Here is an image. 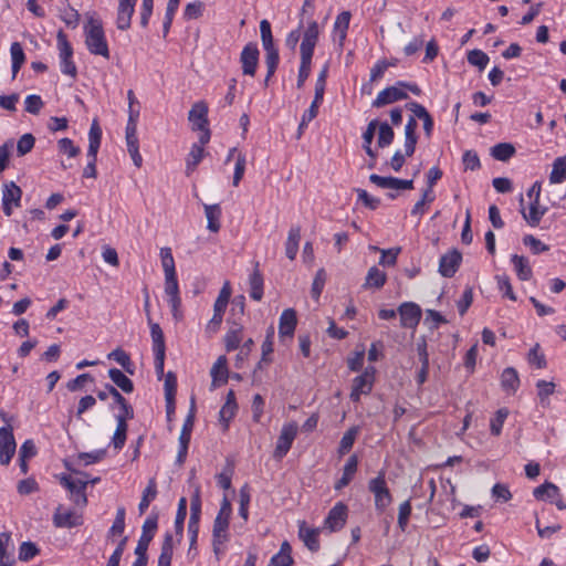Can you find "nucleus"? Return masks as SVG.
I'll return each instance as SVG.
<instances>
[{
  "label": "nucleus",
  "instance_id": "f257e3e1",
  "mask_svg": "<svg viewBox=\"0 0 566 566\" xmlns=\"http://www.w3.org/2000/svg\"><path fill=\"white\" fill-rule=\"evenodd\" d=\"M318 35L319 30L317 22H310L307 29L303 34V39L300 46L301 64L296 83L297 88L303 87L305 81L308 78L311 74L312 57L314 54V49L318 41Z\"/></svg>",
  "mask_w": 566,
  "mask_h": 566
},
{
  "label": "nucleus",
  "instance_id": "f03ea898",
  "mask_svg": "<svg viewBox=\"0 0 566 566\" xmlns=\"http://www.w3.org/2000/svg\"><path fill=\"white\" fill-rule=\"evenodd\" d=\"M85 44L90 53L109 57L108 44L105 39L102 22L91 18L84 28Z\"/></svg>",
  "mask_w": 566,
  "mask_h": 566
},
{
  "label": "nucleus",
  "instance_id": "7ed1b4c3",
  "mask_svg": "<svg viewBox=\"0 0 566 566\" xmlns=\"http://www.w3.org/2000/svg\"><path fill=\"white\" fill-rule=\"evenodd\" d=\"M368 490L374 494L376 511L384 513L392 502V495L387 486L384 470L379 471L377 476L368 482Z\"/></svg>",
  "mask_w": 566,
  "mask_h": 566
},
{
  "label": "nucleus",
  "instance_id": "20e7f679",
  "mask_svg": "<svg viewBox=\"0 0 566 566\" xmlns=\"http://www.w3.org/2000/svg\"><path fill=\"white\" fill-rule=\"evenodd\" d=\"M196 418V401L195 398H191V403L189 408V412L184 421L181 432L179 436V450L176 458V463L182 465L186 461L188 448L191 439V432L195 426Z\"/></svg>",
  "mask_w": 566,
  "mask_h": 566
},
{
  "label": "nucleus",
  "instance_id": "39448f33",
  "mask_svg": "<svg viewBox=\"0 0 566 566\" xmlns=\"http://www.w3.org/2000/svg\"><path fill=\"white\" fill-rule=\"evenodd\" d=\"M376 369L373 366L366 367L364 373L353 379L350 400L358 402L361 395L371 392L375 381Z\"/></svg>",
  "mask_w": 566,
  "mask_h": 566
},
{
  "label": "nucleus",
  "instance_id": "423d86ee",
  "mask_svg": "<svg viewBox=\"0 0 566 566\" xmlns=\"http://www.w3.org/2000/svg\"><path fill=\"white\" fill-rule=\"evenodd\" d=\"M61 484L71 493V499L76 506L84 507L87 504L86 486L88 481L83 479H73L63 474L60 478Z\"/></svg>",
  "mask_w": 566,
  "mask_h": 566
},
{
  "label": "nucleus",
  "instance_id": "0eeeda50",
  "mask_svg": "<svg viewBox=\"0 0 566 566\" xmlns=\"http://www.w3.org/2000/svg\"><path fill=\"white\" fill-rule=\"evenodd\" d=\"M158 528V513L150 514L142 526V535L135 548L136 556H148L147 551Z\"/></svg>",
  "mask_w": 566,
  "mask_h": 566
},
{
  "label": "nucleus",
  "instance_id": "6e6552de",
  "mask_svg": "<svg viewBox=\"0 0 566 566\" xmlns=\"http://www.w3.org/2000/svg\"><path fill=\"white\" fill-rule=\"evenodd\" d=\"M17 443L13 436V428L6 426L0 428V463L8 465L15 453Z\"/></svg>",
  "mask_w": 566,
  "mask_h": 566
},
{
  "label": "nucleus",
  "instance_id": "1a4fd4ad",
  "mask_svg": "<svg viewBox=\"0 0 566 566\" xmlns=\"http://www.w3.org/2000/svg\"><path fill=\"white\" fill-rule=\"evenodd\" d=\"M397 312L400 315V326L409 329H415L418 326L422 315L421 307L413 302L400 304Z\"/></svg>",
  "mask_w": 566,
  "mask_h": 566
},
{
  "label": "nucleus",
  "instance_id": "9d476101",
  "mask_svg": "<svg viewBox=\"0 0 566 566\" xmlns=\"http://www.w3.org/2000/svg\"><path fill=\"white\" fill-rule=\"evenodd\" d=\"M297 434V424L296 422L285 423L281 430V433L277 438L274 457L277 459H282L290 451L292 443Z\"/></svg>",
  "mask_w": 566,
  "mask_h": 566
},
{
  "label": "nucleus",
  "instance_id": "9b49d317",
  "mask_svg": "<svg viewBox=\"0 0 566 566\" xmlns=\"http://www.w3.org/2000/svg\"><path fill=\"white\" fill-rule=\"evenodd\" d=\"M369 181L381 189H391V190H411L413 189V180L412 179H399L396 177H384L377 174H371L369 176Z\"/></svg>",
  "mask_w": 566,
  "mask_h": 566
},
{
  "label": "nucleus",
  "instance_id": "f8f14e48",
  "mask_svg": "<svg viewBox=\"0 0 566 566\" xmlns=\"http://www.w3.org/2000/svg\"><path fill=\"white\" fill-rule=\"evenodd\" d=\"M21 197L22 190L14 181H10L3 185L2 210L7 217L12 214L13 206H20Z\"/></svg>",
  "mask_w": 566,
  "mask_h": 566
},
{
  "label": "nucleus",
  "instance_id": "ddd939ff",
  "mask_svg": "<svg viewBox=\"0 0 566 566\" xmlns=\"http://www.w3.org/2000/svg\"><path fill=\"white\" fill-rule=\"evenodd\" d=\"M259 55L260 52L256 43L250 42L243 48L240 54V62L244 75L253 76L255 74L259 63Z\"/></svg>",
  "mask_w": 566,
  "mask_h": 566
},
{
  "label": "nucleus",
  "instance_id": "4468645a",
  "mask_svg": "<svg viewBox=\"0 0 566 566\" xmlns=\"http://www.w3.org/2000/svg\"><path fill=\"white\" fill-rule=\"evenodd\" d=\"M348 509L343 502L336 503L331 511L328 512L324 526L329 530V532L340 531L347 520Z\"/></svg>",
  "mask_w": 566,
  "mask_h": 566
},
{
  "label": "nucleus",
  "instance_id": "2eb2a0df",
  "mask_svg": "<svg viewBox=\"0 0 566 566\" xmlns=\"http://www.w3.org/2000/svg\"><path fill=\"white\" fill-rule=\"evenodd\" d=\"M53 524L59 528H72L83 524L82 514L75 511H62V505H59L53 514Z\"/></svg>",
  "mask_w": 566,
  "mask_h": 566
},
{
  "label": "nucleus",
  "instance_id": "dca6fc26",
  "mask_svg": "<svg viewBox=\"0 0 566 566\" xmlns=\"http://www.w3.org/2000/svg\"><path fill=\"white\" fill-rule=\"evenodd\" d=\"M462 254L457 249H453L440 258L439 273L443 277H452L460 268Z\"/></svg>",
  "mask_w": 566,
  "mask_h": 566
},
{
  "label": "nucleus",
  "instance_id": "f3484780",
  "mask_svg": "<svg viewBox=\"0 0 566 566\" xmlns=\"http://www.w3.org/2000/svg\"><path fill=\"white\" fill-rule=\"evenodd\" d=\"M406 98H408V94L401 90L400 86H389L378 93L376 99L371 103V106L380 108Z\"/></svg>",
  "mask_w": 566,
  "mask_h": 566
},
{
  "label": "nucleus",
  "instance_id": "a211bd4d",
  "mask_svg": "<svg viewBox=\"0 0 566 566\" xmlns=\"http://www.w3.org/2000/svg\"><path fill=\"white\" fill-rule=\"evenodd\" d=\"M165 293L169 296L168 303L175 318L178 317L181 298L179 296V286L176 274L165 275Z\"/></svg>",
  "mask_w": 566,
  "mask_h": 566
},
{
  "label": "nucleus",
  "instance_id": "6ab92c4d",
  "mask_svg": "<svg viewBox=\"0 0 566 566\" xmlns=\"http://www.w3.org/2000/svg\"><path fill=\"white\" fill-rule=\"evenodd\" d=\"M321 528H310L306 526L305 521L298 522V537L303 541L304 545L311 551L312 553H316L321 548L319 544V536Z\"/></svg>",
  "mask_w": 566,
  "mask_h": 566
},
{
  "label": "nucleus",
  "instance_id": "aec40b11",
  "mask_svg": "<svg viewBox=\"0 0 566 566\" xmlns=\"http://www.w3.org/2000/svg\"><path fill=\"white\" fill-rule=\"evenodd\" d=\"M297 317L293 308H286L282 312L279 322V336L280 338H292L296 328Z\"/></svg>",
  "mask_w": 566,
  "mask_h": 566
},
{
  "label": "nucleus",
  "instance_id": "412c9836",
  "mask_svg": "<svg viewBox=\"0 0 566 566\" xmlns=\"http://www.w3.org/2000/svg\"><path fill=\"white\" fill-rule=\"evenodd\" d=\"M188 120L191 123L193 130L208 126V105L202 101L195 103L189 111Z\"/></svg>",
  "mask_w": 566,
  "mask_h": 566
},
{
  "label": "nucleus",
  "instance_id": "4be33fe9",
  "mask_svg": "<svg viewBox=\"0 0 566 566\" xmlns=\"http://www.w3.org/2000/svg\"><path fill=\"white\" fill-rule=\"evenodd\" d=\"M228 323H230L231 326L224 336V346L227 352H232L240 346L243 326L235 321L232 322L230 318H228Z\"/></svg>",
  "mask_w": 566,
  "mask_h": 566
},
{
  "label": "nucleus",
  "instance_id": "5701e85b",
  "mask_svg": "<svg viewBox=\"0 0 566 566\" xmlns=\"http://www.w3.org/2000/svg\"><path fill=\"white\" fill-rule=\"evenodd\" d=\"M135 6L136 4L118 2L116 15V27L118 30L126 31L130 28Z\"/></svg>",
  "mask_w": 566,
  "mask_h": 566
},
{
  "label": "nucleus",
  "instance_id": "b1692460",
  "mask_svg": "<svg viewBox=\"0 0 566 566\" xmlns=\"http://www.w3.org/2000/svg\"><path fill=\"white\" fill-rule=\"evenodd\" d=\"M175 394H176V377L175 375L169 371L166 375L165 380V395H166V411H167V418L170 421L171 416L175 412Z\"/></svg>",
  "mask_w": 566,
  "mask_h": 566
},
{
  "label": "nucleus",
  "instance_id": "393cba45",
  "mask_svg": "<svg viewBox=\"0 0 566 566\" xmlns=\"http://www.w3.org/2000/svg\"><path fill=\"white\" fill-rule=\"evenodd\" d=\"M106 390H108L109 396L113 397L114 402L119 406V412L116 415V417H126V418H134V409L128 403L126 398L112 385L105 386Z\"/></svg>",
  "mask_w": 566,
  "mask_h": 566
},
{
  "label": "nucleus",
  "instance_id": "a878e982",
  "mask_svg": "<svg viewBox=\"0 0 566 566\" xmlns=\"http://www.w3.org/2000/svg\"><path fill=\"white\" fill-rule=\"evenodd\" d=\"M546 211V207H541L539 199L532 200L528 213L524 209L521 210L523 218L531 227L538 226Z\"/></svg>",
  "mask_w": 566,
  "mask_h": 566
},
{
  "label": "nucleus",
  "instance_id": "bb28decb",
  "mask_svg": "<svg viewBox=\"0 0 566 566\" xmlns=\"http://www.w3.org/2000/svg\"><path fill=\"white\" fill-rule=\"evenodd\" d=\"M357 465H358L357 455H355V454L350 455L347 459L346 464L344 465L342 478L335 483V486H334L335 490H342L343 488H345L346 485L349 484V482L352 481L353 476L355 475V473L357 471Z\"/></svg>",
  "mask_w": 566,
  "mask_h": 566
},
{
  "label": "nucleus",
  "instance_id": "cd10ccee",
  "mask_svg": "<svg viewBox=\"0 0 566 566\" xmlns=\"http://www.w3.org/2000/svg\"><path fill=\"white\" fill-rule=\"evenodd\" d=\"M250 296L254 301H261L263 297V275L259 270V262H255L254 271L249 279Z\"/></svg>",
  "mask_w": 566,
  "mask_h": 566
},
{
  "label": "nucleus",
  "instance_id": "c85d7f7f",
  "mask_svg": "<svg viewBox=\"0 0 566 566\" xmlns=\"http://www.w3.org/2000/svg\"><path fill=\"white\" fill-rule=\"evenodd\" d=\"M300 240H301V227L300 226L291 227L286 242H285V255L291 261H293L296 258Z\"/></svg>",
  "mask_w": 566,
  "mask_h": 566
},
{
  "label": "nucleus",
  "instance_id": "c756f323",
  "mask_svg": "<svg viewBox=\"0 0 566 566\" xmlns=\"http://www.w3.org/2000/svg\"><path fill=\"white\" fill-rule=\"evenodd\" d=\"M205 214L207 218V228L211 232H218L221 228V208L218 203L216 205H203Z\"/></svg>",
  "mask_w": 566,
  "mask_h": 566
},
{
  "label": "nucleus",
  "instance_id": "7c9ffc66",
  "mask_svg": "<svg viewBox=\"0 0 566 566\" xmlns=\"http://www.w3.org/2000/svg\"><path fill=\"white\" fill-rule=\"evenodd\" d=\"M101 139H102V128L99 127V124L97 119H94L92 122L90 133H88V149H87V156L88 157H97V151L101 146Z\"/></svg>",
  "mask_w": 566,
  "mask_h": 566
},
{
  "label": "nucleus",
  "instance_id": "2f4dec72",
  "mask_svg": "<svg viewBox=\"0 0 566 566\" xmlns=\"http://www.w3.org/2000/svg\"><path fill=\"white\" fill-rule=\"evenodd\" d=\"M130 419L132 418L116 417L117 426L112 438V443L116 450H120L125 446L128 430L127 420Z\"/></svg>",
  "mask_w": 566,
  "mask_h": 566
},
{
  "label": "nucleus",
  "instance_id": "473e14b6",
  "mask_svg": "<svg viewBox=\"0 0 566 566\" xmlns=\"http://www.w3.org/2000/svg\"><path fill=\"white\" fill-rule=\"evenodd\" d=\"M212 385L218 386L228 381V368L226 356H220L211 368Z\"/></svg>",
  "mask_w": 566,
  "mask_h": 566
},
{
  "label": "nucleus",
  "instance_id": "72a5a7b5",
  "mask_svg": "<svg viewBox=\"0 0 566 566\" xmlns=\"http://www.w3.org/2000/svg\"><path fill=\"white\" fill-rule=\"evenodd\" d=\"M501 386L507 392L514 394L517 390L520 378L515 368L507 367L502 371Z\"/></svg>",
  "mask_w": 566,
  "mask_h": 566
},
{
  "label": "nucleus",
  "instance_id": "f704fd0d",
  "mask_svg": "<svg viewBox=\"0 0 566 566\" xmlns=\"http://www.w3.org/2000/svg\"><path fill=\"white\" fill-rule=\"evenodd\" d=\"M377 127H378V119H371L368 123L366 130L363 133V148L366 151L367 156H369L374 160H376L377 154L371 148V143L375 137Z\"/></svg>",
  "mask_w": 566,
  "mask_h": 566
},
{
  "label": "nucleus",
  "instance_id": "c9c22d12",
  "mask_svg": "<svg viewBox=\"0 0 566 566\" xmlns=\"http://www.w3.org/2000/svg\"><path fill=\"white\" fill-rule=\"evenodd\" d=\"M174 555V539L170 533H166L160 548L157 566H171Z\"/></svg>",
  "mask_w": 566,
  "mask_h": 566
},
{
  "label": "nucleus",
  "instance_id": "e433bc0d",
  "mask_svg": "<svg viewBox=\"0 0 566 566\" xmlns=\"http://www.w3.org/2000/svg\"><path fill=\"white\" fill-rule=\"evenodd\" d=\"M511 261L514 264L516 274L520 280L528 281L532 277V275H533L532 268L528 263V260L525 256L518 255V254H513L511 256Z\"/></svg>",
  "mask_w": 566,
  "mask_h": 566
},
{
  "label": "nucleus",
  "instance_id": "4c0bfd02",
  "mask_svg": "<svg viewBox=\"0 0 566 566\" xmlns=\"http://www.w3.org/2000/svg\"><path fill=\"white\" fill-rule=\"evenodd\" d=\"M148 323L150 327V336L153 340V352L154 353H166L165 345V336L164 332L158 323L151 322L148 317Z\"/></svg>",
  "mask_w": 566,
  "mask_h": 566
},
{
  "label": "nucleus",
  "instance_id": "58836bf2",
  "mask_svg": "<svg viewBox=\"0 0 566 566\" xmlns=\"http://www.w3.org/2000/svg\"><path fill=\"white\" fill-rule=\"evenodd\" d=\"M108 377L124 392L130 394L134 391L133 381L122 370L117 368H111L108 370Z\"/></svg>",
  "mask_w": 566,
  "mask_h": 566
},
{
  "label": "nucleus",
  "instance_id": "ea45409f",
  "mask_svg": "<svg viewBox=\"0 0 566 566\" xmlns=\"http://www.w3.org/2000/svg\"><path fill=\"white\" fill-rule=\"evenodd\" d=\"M157 496V483L154 478L149 479L147 486L143 491V495L138 505L139 514H144L149 507L150 502Z\"/></svg>",
  "mask_w": 566,
  "mask_h": 566
},
{
  "label": "nucleus",
  "instance_id": "a19ab883",
  "mask_svg": "<svg viewBox=\"0 0 566 566\" xmlns=\"http://www.w3.org/2000/svg\"><path fill=\"white\" fill-rule=\"evenodd\" d=\"M516 153V149L511 143H499L491 148V156L500 161L510 160Z\"/></svg>",
  "mask_w": 566,
  "mask_h": 566
},
{
  "label": "nucleus",
  "instance_id": "79ce46f5",
  "mask_svg": "<svg viewBox=\"0 0 566 566\" xmlns=\"http://www.w3.org/2000/svg\"><path fill=\"white\" fill-rule=\"evenodd\" d=\"M386 281H387L386 273L380 271L377 266H371L368 270V273H367V276H366V280L364 283V287L365 289H369V287L380 289L385 285Z\"/></svg>",
  "mask_w": 566,
  "mask_h": 566
},
{
  "label": "nucleus",
  "instance_id": "37998d69",
  "mask_svg": "<svg viewBox=\"0 0 566 566\" xmlns=\"http://www.w3.org/2000/svg\"><path fill=\"white\" fill-rule=\"evenodd\" d=\"M229 521L216 516L212 528V539H217L218 544H224L229 541Z\"/></svg>",
  "mask_w": 566,
  "mask_h": 566
},
{
  "label": "nucleus",
  "instance_id": "c03bdc74",
  "mask_svg": "<svg viewBox=\"0 0 566 566\" xmlns=\"http://www.w3.org/2000/svg\"><path fill=\"white\" fill-rule=\"evenodd\" d=\"M109 359H114L116 363H118L123 369L128 373L129 375L135 374V365L130 359V356L123 350L122 348H116L112 353L108 354Z\"/></svg>",
  "mask_w": 566,
  "mask_h": 566
},
{
  "label": "nucleus",
  "instance_id": "a18cd8bd",
  "mask_svg": "<svg viewBox=\"0 0 566 566\" xmlns=\"http://www.w3.org/2000/svg\"><path fill=\"white\" fill-rule=\"evenodd\" d=\"M11 60H12V78H15L21 66L25 62V54L19 42H13L10 46Z\"/></svg>",
  "mask_w": 566,
  "mask_h": 566
},
{
  "label": "nucleus",
  "instance_id": "49530a36",
  "mask_svg": "<svg viewBox=\"0 0 566 566\" xmlns=\"http://www.w3.org/2000/svg\"><path fill=\"white\" fill-rule=\"evenodd\" d=\"M377 128H378V139H377L378 147H380V148L388 147L394 142V138H395V132H394L392 127L387 122H382V123L378 122Z\"/></svg>",
  "mask_w": 566,
  "mask_h": 566
},
{
  "label": "nucleus",
  "instance_id": "de8ad7c7",
  "mask_svg": "<svg viewBox=\"0 0 566 566\" xmlns=\"http://www.w3.org/2000/svg\"><path fill=\"white\" fill-rule=\"evenodd\" d=\"M187 516V499L180 497L178 502L176 518H175V531L178 536V541L182 538L184 535V523Z\"/></svg>",
  "mask_w": 566,
  "mask_h": 566
},
{
  "label": "nucleus",
  "instance_id": "09e8293b",
  "mask_svg": "<svg viewBox=\"0 0 566 566\" xmlns=\"http://www.w3.org/2000/svg\"><path fill=\"white\" fill-rule=\"evenodd\" d=\"M566 179V156L558 157L553 163V169L549 175L552 184H560Z\"/></svg>",
  "mask_w": 566,
  "mask_h": 566
},
{
  "label": "nucleus",
  "instance_id": "8fccbe9b",
  "mask_svg": "<svg viewBox=\"0 0 566 566\" xmlns=\"http://www.w3.org/2000/svg\"><path fill=\"white\" fill-rule=\"evenodd\" d=\"M533 495L536 500H545V496L554 499L559 496V489L554 483L546 481L534 489Z\"/></svg>",
  "mask_w": 566,
  "mask_h": 566
},
{
  "label": "nucleus",
  "instance_id": "3c124183",
  "mask_svg": "<svg viewBox=\"0 0 566 566\" xmlns=\"http://www.w3.org/2000/svg\"><path fill=\"white\" fill-rule=\"evenodd\" d=\"M60 18L67 27L75 29L78 25L81 15L76 9L66 3L64 8L60 9Z\"/></svg>",
  "mask_w": 566,
  "mask_h": 566
},
{
  "label": "nucleus",
  "instance_id": "603ef678",
  "mask_svg": "<svg viewBox=\"0 0 566 566\" xmlns=\"http://www.w3.org/2000/svg\"><path fill=\"white\" fill-rule=\"evenodd\" d=\"M527 361L530 365H534L538 369L546 368L547 360L544 353L541 352V346L536 343L527 354Z\"/></svg>",
  "mask_w": 566,
  "mask_h": 566
},
{
  "label": "nucleus",
  "instance_id": "864d4df0",
  "mask_svg": "<svg viewBox=\"0 0 566 566\" xmlns=\"http://www.w3.org/2000/svg\"><path fill=\"white\" fill-rule=\"evenodd\" d=\"M205 149L202 146H199L198 144H193L190 153L188 154L186 167H187V174L189 175L191 171L196 169V167L199 165L201 159L203 158Z\"/></svg>",
  "mask_w": 566,
  "mask_h": 566
},
{
  "label": "nucleus",
  "instance_id": "5fc2aeb1",
  "mask_svg": "<svg viewBox=\"0 0 566 566\" xmlns=\"http://www.w3.org/2000/svg\"><path fill=\"white\" fill-rule=\"evenodd\" d=\"M352 14L349 11L340 12L334 23V29L336 32H339L340 43L346 39V32L349 27Z\"/></svg>",
  "mask_w": 566,
  "mask_h": 566
},
{
  "label": "nucleus",
  "instance_id": "6e6d98bb",
  "mask_svg": "<svg viewBox=\"0 0 566 566\" xmlns=\"http://www.w3.org/2000/svg\"><path fill=\"white\" fill-rule=\"evenodd\" d=\"M230 296H231L230 283L226 282L224 285L222 286L214 304H213V312H220V313L224 314L227 305L230 300Z\"/></svg>",
  "mask_w": 566,
  "mask_h": 566
},
{
  "label": "nucleus",
  "instance_id": "4d7b16f0",
  "mask_svg": "<svg viewBox=\"0 0 566 566\" xmlns=\"http://www.w3.org/2000/svg\"><path fill=\"white\" fill-rule=\"evenodd\" d=\"M467 59L471 65L478 66L480 71L484 70L490 61L488 54L479 49L469 51Z\"/></svg>",
  "mask_w": 566,
  "mask_h": 566
},
{
  "label": "nucleus",
  "instance_id": "13d9d810",
  "mask_svg": "<svg viewBox=\"0 0 566 566\" xmlns=\"http://www.w3.org/2000/svg\"><path fill=\"white\" fill-rule=\"evenodd\" d=\"M358 431V427H352L344 433L339 442V453H347L353 448Z\"/></svg>",
  "mask_w": 566,
  "mask_h": 566
},
{
  "label": "nucleus",
  "instance_id": "bf43d9fd",
  "mask_svg": "<svg viewBox=\"0 0 566 566\" xmlns=\"http://www.w3.org/2000/svg\"><path fill=\"white\" fill-rule=\"evenodd\" d=\"M509 416V410L506 408H501L496 411L495 417L491 419L490 430L493 436H500L502 431L503 423Z\"/></svg>",
  "mask_w": 566,
  "mask_h": 566
},
{
  "label": "nucleus",
  "instance_id": "052dcab7",
  "mask_svg": "<svg viewBox=\"0 0 566 566\" xmlns=\"http://www.w3.org/2000/svg\"><path fill=\"white\" fill-rule=\"evenodd\" d=\"M56 40H57V46L60 50L61 60L72 59V56H73L72 45L67 41L66 34L62 30H60L57 32Z\"/></svg>",
  "mask_w": 566,
  "mask_h": 566
},
{
  "label": "nucleus",
  "instance_id": "680f3d73",
  "mask_svg": "<svg viewBox=\"0 0 566 566\" xmlns=\"http://www.w3.org/2000/svg\"><path fill=\"white\" fill-rule=\"evenodd\" d=\"M125 507L120 506L117 509L115 520L113 522V525L111 526L108 531V536L113 535H122L125 530Z\"/></svg>",
  "mask_w": 566,
  "mask_h": 566
},
{
  "label": "nucleus",
  "instance_id": "e2e57ef3",
  "mask_svg": "<svg viewBox=\"0 0 566 566\" xmlns=\"http://www.w3.org/2000/svg\"><path fill=\"white\" fill-rule=\"evenodd\" d=\"M35 138L32 134L27 133L22 135L17 143V154L18 156H24L29 154L34 147Z\"/></svg>",
  "mask_w": 566,
  "mask_h": 566
},
{
  "label": "nucleus",
  "instance_id": "0e129e2a",
  "mask_svg": "<svg viewBox=\"0 0 566 566\" xmlns=\"http://www.w3.org/2000/svg\"><path fill=\"white\" fill-rule=\"evenodd\" d=\"M411 511H412V507H411L410 500H407L399 505L397 522H398L399 528L402 532H405L407 528V525H408V522H409V518L411 515Z\"/></svg>",
  "mask_w": 566,
  "mask_h": 566
},
{
  "label": "nucleus",
  "instance_id": "69168bd1",
  "mask_svg": "<svg viewBox=\"0 0 566 566\" xmlns=\"http://www.w3.org/2000/svg\"><path fill=\"white\" fill-rule=\"evenodd\" d=\"M325 282H326V272L324 269H319L316 272L315 277L312 283L311 294H312L313 298H315V300L319 298V296L323 292Z\"/></svg>",
  "mask_w": 566,
  "mask_h": 566
},
{
  "label": "nucleus",
  "instance_id": "338daca9",
  "mask_svg": "<svg viewBox=\"0 0 566 566\" xmlns=\"http://www.w3.org/2000/svg\"><path fill=\"white\" fill-rule=\"evenodd\" d=\"M161 263L165 275L176 274L175 261L170 248H163L160 250Z\"/></svg>",
  "mask_w": 566,
  "mask_h": 566
},
{
  "label": "nucleus",
  "instance_id": "774afa93",
  "mask_svg": "<svg viewBox=\"0 0 566 566\" xmlns=\"http://www.w3.org/2000/svg\"><path fill=\"white\" fill-rule=\"evenodd\" d=\"M39 548L32 542H23L19 547V559L28 562L39 554Z\"/></svg>",
  "mask_w": 566,
  "mask_h": 566
}]
</instances>
